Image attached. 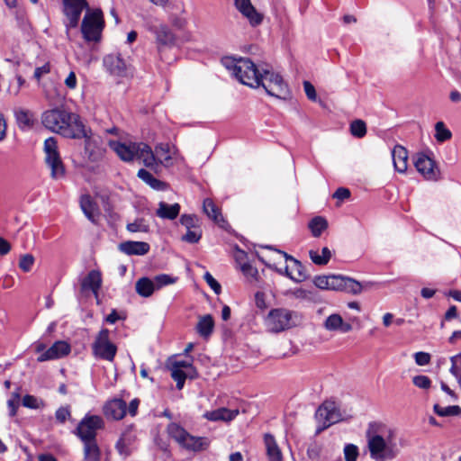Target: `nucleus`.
Listing matches in <instances>:
<instances>
[{
    "mask_svg": "<svg viewBox=\"0 0 461 461\" xmlns=\"http://www.w3.org/2000/svg\"><path fill=\"white\" fill-rule=\"evenodd\" d=\"M366 447L370 458L374 461H392L395 459L400 448L397 444L396 431L380 421L368 424L366 431Z\"/></svg>",
    "mask_w": 461,
    "mask_h": 461,
    "instance_id": "nucleus-1",
    "label": "nucleus"
},
{
    "mask_svg": "<svg viewBox=\"0 0 461 461\" xmlns=\"http://www.w3.org/2000/svg\"><path fill=\"white\" fill-rule=\"evenodd\" d=\"M221 64L241 84L252 88L258 87L260 70L249 59L224 57Z\"/></svg>",
    "mask_w": 461,
    "mask_h": 461,
    "instance_id": "nucleus-2",
    "label": "nucleus"
},
{
    "mask_svg": "<svg viewBox=\"0 0 461 461\" xmlns=\"http://www.w3.org/2000/svg\"><path fill=\"white\" fill-rule=\"evenodd\" d=\"M108 145L123 161L130 162L135 158L141 159L147 167H153L156 164L152 149L145 143L130 142L126 144L116 140H109Z\"/></svg>",
    "mask_w": 461,
    "mask_h": 461,
    "instance_id": "nucleus-3",
    "label": "nucleus"
},
{
    "mask_svg": "<svg viewBox=\"0 0 461 461\" xmlns=\"http://www.w3.org/2000/svg\"><path fill=\"white\" fill-rule=\"evenodd\" d=\"M301 321L300 315L286 308L272 309L265 318L266 329L271 333H280L290 330Z\"/></svg>",
    "mask_w": 461,
    "mask_h": 461,
    "instance_id": "nucleus-4",
    "label": "nucleus"
},
{
    "mask_svg": "<svg viewBox=\"0 0 461 461\" xmlns=\"http://www.w3.org/2000/svg\"><path fill=\"white\" fill-rule=\"evenodd\" d=\"M167 431L169 437L181 447L189 451L197 452L206 449L210 444L208 438L203 437H194L176 422L168 424Z\"/></svg>",
    "mask_w": 461,
    "mask_h": 461,
    "instance_id": "nucleus-5",
    "label": "nucleus"
},
{
    "mask_svg": "<svg viewBox=\"0 0 461 461\" xmlns=\"http://www.w3.org/2000/svg\"><path fill=\"white\" fill-rule=\"evenodd\" d=\"M262 86L267 95L286 99L289 95V89L281 75L273 70L262 69L258 76V87Z\"/></svg>",
    "mask_w": 461,
    "mask_h": 461,
    "instance_id": "nucleus-6",
    "label": "nucleus"
},
{
    "mask_svg": "<svg viewBox=\"0 0 461 461\" xmlns=\"http://www.w3.org/2000/svg\"><path fill=\"white\" fill-rule=\"evenodd\" d=\"M104 26V21L100 9L86 13L81 24L83 37L87 41H98Z\"/></svg>",
    "mask_w": 461,
    "mask_h": 461,
    "instance_id": "nucleus-7",
    "label": "nucleus"
},
{
    "mask_svg": "<svg viewBox=\"0 0 461 461\" xmlns=\"http://www.w3.org/2000/svg\"><path fill=\"white\" fill-rule=\"evenodd\" d=\"M45 162L50 169L53 179H60L65 176V167L58 150L57 140L50 137L44 141Z\"/></svg>",
    "mask_w": 461,
    "mask_h": 461,
    "instance_id": "nucleus-8",
    "label": "nucleus"
},
{
    "mask_svg": "<svg viewBox=\"0 0 461 461\" xmlns=\"http://www.w3.org/2000/svg\"><path fill=\"white\" fill-rule=\"evenodd\" d=\"M73 118L74 113L64 109L54 108L42 113L41 122L47 129L62 135Z\"/></svg>",
    "mask_w": 461,
    "mask_h": 461,
    "instance_id": "nucleus-9",
    "label": "nucleus"
},
{
    "mask_svg": "<svg viewBox=\"0 0 461 461\" xmlns=\"http://www.w3.org/2000/svg\"><path fill=\"white\" fill-rule=\"evenodd\" d=\"M109 335V330L102 329L92 344V352L95 358L112 362L115 357L117 347L110 340Z\"/></svg>",
    "mask_w": 461,
    "mask_h": 461,
    "instance_id": "nucleus-10",
    "label": "nucleus"
},
{
    "mask_svg": "<svg viewBox=\"0 0 461 461\" xmlns=\"http://www.w3.org/2000/svg\"><path fill=\"white\" fill-rule=\"evenodd\" d=\"M146 27L149 32L154 34L159 52L162 49L171 48L176 44V35L167 24L157 19H150L147 22Z\"/></svg>",
    "mask_w": 461,
    "mask_h": 461,
    "instance_id": "nucleus-11",
    "label": "nucleus"
},
{
    "mask_svg": "<svg viewBox=\"0 0 461 461\" xmlns=\"http://www.w3.org/2000/svg\"><path fill=\"white\" fill-rule=\"evenodd\" d=\"M315 419L318 422L316 434L342 420L341 413L336 404L331 401L324 402L316 411Z\"/></svg>",
    "mask_w": 461,
    "mask_h": 461,
    "instance_id": "nucleus-12",
    "label": "nucleus"
},
{
    "mask_svg": "<svg viewBox=\"0 0 461 461\" xmlns=\"http://www.w3.org/2000/svg\"><path fill=\"white\" fill-rule=\"evenodd\" d=\"M104 426L103 419L97 415H86L78 423L76 435L82 442L96 441L97 430Z\"/></svg>",
    "mask_w": 461,
    "mask_h": 461,
    "instance_id": "nucleus-13",
    "label": "nucleus"
},
{
    "mask_svg": "<svg viewBox=\"0 0 461 461\" xmlns=\"http://www.w3.org/2000/svg\"><path fill=\"white\" fill-rule=\"evenodd\" d=\"M278 253L281 254L288 262V264L285 267L284 269H276V271L280 275H285V276H287L295 283H301L307 278V274L300 261H298L292 256L287 255L285 252L278 250Z\"/></svg>",
    "mask_w": 461,
    "mask_h": 461,
    "instance_id": "nucleus-14",
    "label": "nucleus"
},
{
    "mask_svg": "<svg viewBox=\"0 0 461 461\" xmlns=\"http://www.w3.org/2000/svg\"><path fill=\"white\" fill-rule=\"evenodd\" d=\"M64 14L67 17L66 27L68 31L78 25L83 10L87 8L86 0H63Z\"/></svg>",
    "mask_w": 461,
    "mask_h": 461,
    "instance_id": "nucleus-15",
    "label": "nucleus"
},
{
    "mask_svg": "<svg viewBox=\"0 0 461 461\" xmlns=\"http://www.w3.org/2000/svg\"><path fill=\"white\" fill-rule=\"evenodd\" d=\"M106 149L103 139L93 132L85 140V154L88 160L98 162L104 158Z\"/></svg>",
    "mask_w": 461,
    "mask_h": 461,
    "instance_id": "nucleus-16",
    "label": "nucleus"
},
{
    "mask_svg": "<svg viewBox=\"0 0 461 461\" xmlns=\"http://www.w3.org/2000/svg\"><path fill=\"white\" fill-rule=\"evenodd\" d=\"M414 165L418 172L427 180L436 181L439 178V170L434 160L424 154H418Z\"/></svg>",
    "mask_w": 461,
    "mask_h": 461,
    "instance_id": "nucleus-17",
    "label": "nucleus"
},
{
    "mask_svg": "<svg viewBox=\"0 0 461 461\" xmlns=\"http://www.w3.org/2000/svg\"><path fill=\"white\" fill-rule=\"evenodd\" d=\"M153 154L156 158V164L152 168H155L158 165L171 167L173 166L177 155V149L167 143H160L156 146L155 152H153Z\"/></svg>",
    "mask_w": 461,
    "mask_h": 461,
    "instance_id": "nucleus-18",
    "label": "nucleus"
},
{
    "mask_svg": "<svg viewBox=\"0 0 461 461\" xmlns=\"http://www.w3.org/2000/svg\"><path fill=\"white\" fill-rule=\"evenodd\" d=\"M234 5L251 26H258L263 22V14L256 10L250 0H235Z\"/></svg>",
    "mask_w": 461,
    "mask_h": 461,
    "instance_id": "nucleus-19",
    "label": "nucleus"
},
{
    "mask_svg": "<svg viewBox=\"0 0 461 461\" xmlns=\"http://www.w3.org/2000/svg\"><path fill=\"white\" fill-rule=\"evenodd\" d=\"M71 351L70 345L64 340L56 341L50 348H48L45 352L41 354L37 361L38 362H45L50 360H55L59 358H62L68 356Z\"/></svg>",
    "mask_w": 461,
    "mask_h": 461,
    "instance_id": "nucleus-20",
    "label": "nucleus"
},
{
    "mask_svg": "<svg viewBox=\"0 0 461 461\" xmlns=\"http://www.w3.org/2000/svg\"><path fill=\"white\" fill-rule=\"evenodd\" d=\"M323 328L330 332L347 333L352 330V325L344 321L339 313L330 314L322 323Z\"/></svg>",
    "mask_w": 461,
    "mask_h": 461,
    "instance_id": "nucleus-21",
    "label": "nucleus"
},
{
    "mask_svg": "<svg viewBox=\"0 0 461 461\" xmlns=\"http://www.w3.org/2000/svg\"><path fill=\"white\" fill-rule=\"evenodd\" d=\"M91 130L86 128V126L79 121L77 114L74 113V118L71 119L68 127L63 132V136L72 139H82L85 140L90 135Z\"/></svg>",
    "mask_w": 461,
    "mask_h": 461,
    "instance_id": "nucleus-22",
    "label": "nucleus"
},
{
    "mask_svg": "<svg viewBox=\"0 0 461 461\" xmlns=\"http://www.w3.org/2000/svg\"><path fill=\"white\" fill-rule=\"evenodd\" d=\"M313 284L321 290L339 291L341 290V276H317L313 278Z\"/></svg>",
    "mask_w": 461,
    "mask_h": 461,
    "instance_id": "nucleus-23",
    "label": "nucleus"
},
{
    "mask_svg": "<svg viewBox=\"0 0 461 461\" xmlns=\"http://www.w3.org/2000/svg\"><path fill=\"white\" fill-rule=\"evenodd\" d=\"M127 411L126 402L121 399H113L104 406V413L108 418L113 420L122 419Z\"/></svg>",
    "mask_w": 461,
    "mask_h": 461,
    "instance_id": "nucleus-24",
    "label": "nucleus"
},
{
    "mask_svg": "<svg viewBox=\"0 0 461 461\" xmlns=\"http://www.w3.org/2000/svg\"><path fill=\"white\" fill-rule=\"evenodd\" d=\"M393 167L399 173H404L408 167V151L401 146L396 145L392 151Z\"/></svg>",
    "mask_w": 461,
    "mask_h": 461,
    "instance_id": "nucleus-25",
    "label": "nucleus"
},
{
    "mask_svg": "<svg viewBox=\"0 0 461 461\" xmlns=\"http://www.w3.org/2000/svg\"><path fill=\"white\" fill-rule=\"evenodd\" d=\"M106 68L113 75L122 76L126 70L125 61L118 55H107L104 59Z\"/></svg>",
    "mask_w": 461,
    "mask_h": 461,
    "instance_id": "nucleus-26",
    "label": "nucleus"
},
{
    "mask_svg": "<svg viewBox=\"0 0 461 461\" xmlns=\"http://www.w3.org/2000/svg\"><path fill=\"white\" fill-rule=\"evenodd\" d=\"M264 443L268 461H283L282 451L271 434H265Z\"/></svg>",
    "mask_w": 461,
    "mask_h": 461,
    "instance_id": "nucleus-27",
    "label": "nucleus"
},
{
    "mask_svg": "<svg viewBox=\"0 0 461 461\" xmlns=\"http://www.w3.org/2000/svg\"><path fill=\"white\" fill-rule=\"evenodd\" d=\"M102 285L101 273L97 270L90 271L82 281L81 286L83 290H90L97 297L98 291Z\"/></svg>",
    "mask_w": 461,
    "mask_h": 461,
    "instance_id": "nucleus-28",
    "label": "nucleus"
},
{
    "mask_svg": "<svg viewBox=\"0 0 461 461\" xmlns=\"http://www.w3.org/2000/svg\"><path fill=\"white\" fill-rule=\"evenodd\" d=\"M120 249L127 255L142 256L149 252V245L143 241H126L120 244Z\"/></svg>",
    "mask_w": 461,
    "mask_h": 461,
    "instance_id": "nucleus-29",
    "label": "nucleus"
},
{
    "mask_svg": "<svg viewBox=\"0 0 461 461\" xmlns=\"http://www.w3.org/2000/svg\"><path fill=\"white\" fill-rule=\"evenodd\" d=\"M14 117L18 127L23 131L31 129L34 124V114L30 110L16 108L14 109Z\"/></svg>",
    "mask_w": 461,
    "mask_h": 461,
    "instance_id": "nucleus-30",
    "label": "nucleus"
},
{
    "mask_svg": "<svg viewBox=\"0 0 461 461\" xmlns=\"http://www.w3.org/2000/svg\"><path fill=\"white\" fill-rule=\"evenodd\" d=\"M239 414L238 410H229L227 408H219L217 410L207 411L204 413V418L209 420H232Z\"/></svg>",
    "mask_w": 461,
    "mask_h": 461,
    "instance_id": "nucleus-31",
    "label": "nucleus"
},
{
    "mask_svg": "<svg viewBox=\"0 0 461 461\" xmlns=\"http://www.w3.org/2000/svg\"><path fill=\"white\" fill-rule=\"evenodd\" d=\"M179 212L180 205L178 203L168 204L165 202H160L156 214L164 220H174L178 216Z\"/></svg>",
    "mask_w": 461,
    "mask_h": 461,
    "instance_id": "nucleus-32",
    "label": "nucleus"
},
{
    "mask_svg": "<svg viewBox=\"0 0 461 461\" xmlns=\"http://www.w3.org/2000/svg\"><path fill=\"white\" fill-rule=\"evenodd\" d=\"M213 328L214 321L212 316L211 314H205L199 317L195 330L201 337L207 339L212 334Z\"/></svg>",
    "mask_w": 461,
    "mask_h": 461,
    "instance_id": "nucleus-33",
    "label": "nucleus"
},
{
    "mask_svg": "<svg viewBox=\"0 0 461 461\" xmlns=\"http://www.w3.org/2000/svg\"><path fill=\"white\" fill-rule=\"evenodd\" d=\"M80 207L85 215L92 222H95V218L98 214L96 204L93 202L89 195H83L80 199Z\"/></svg>",
    "mask_w": 461,
    "mask_h": 461,
    "instance_id": "nucleus-34",
    "label": "nucleus"
},
{
    "mask_svg": "<svg viewBox=\"0 0 461 461\" xmlns=\"http://www.w3.org/2000/svg\"><path fill=\"white\" fill-rule=\"evenodd\" d=\"M135 289L142 297H149L156 290L153 279L148 277L140 278L135 284Z\"/></svg>",
    "mask_w": 461,
    "mask_h": 461,
    "instance_id": "nucleus-35",
    "label": "nucleus"
},
{
    "mask_svg": "<svg viewBox=\"0 0 461 461\" xmlns=\"http://www.w3.org/2000/svg\"><path fill=\"white\" fill-rule=\"evenodd\" d=\"M171 371V377L176 382V388L178 390H181L184 387L185 379L187 377L194 379L197 377V372L196 370H193V373L191 372H185V370L177 369L176 367H173L170 366L169 367Z\"/></svg>",
    "mask_w": 461,
    "mask_h": 461,
    "instance_id": "nucleus-36",
    "label": "nucleus"
},
{
    "mask_svg": "<svg viewBox=\"0 0 461 461\" xmlns=\"http://www.w3.org/2000/svg\"><path fill=\"white\" fill-rule=\"evenodd\" d=\"M84 460L100 461L101 451L96 441L83 442Z\"/></svg>",
    "mask_w": 461,
    "mask_h": 461,
    "instance_id": "nucleus-37",
    "label": "nucleus"
},
{
    "mask_svg": "<svg viewBox=\"0 0 461 461\" xmlns=\"http://www.w3.org/2000/svg\"><path fill=\"white\" fill-rule=\"evenodd\" d=\"M138 176L148 184L150 187L156 190H164L166 188V184L157 178H155L149 171L146 169H140L138 171Z\"/></svg>",
    "mask_w": 461,
    "mask_h": 461,
    "instance_id": "nucleus-38",
    "label": "nucleus"
},
{
    "mask_svg": "<svg viewBox=\"0 0 461 461\" xmlns=\"http://www.w3.org/2000/svg\"><path fill=\"white\" fill-rule=\"evenodd\" d=\"M341 290L353 294H359L362 292V285L350 277L341 276Z\"/></svg>",
    "mask_w": 461,
    "mask_h": 461,
    "instance_id": "nucleus-39",
    "label": "nucleus"
},
{
    "mask_svg": "<svg viewBox=\"0 0 461 461\" xmlns=\"http://www.w3.org/2000/svg\"><path fill=\"white\" fill-rule=\"evenodd\" d=\"M309 256L314 264L323 266L330 259L331 252L327 247H324L321 249V254L318 250H310Z\"/></svg>",
    "mask_w": 461,
    "mask_h": 461,
    "instance_id": "nucleus-40",
    "label": "nucleus"
},
{
    "mask_svg": "<svg viewBox=\"0 0 461 461\" xmlns=\"http://www.w3.org/2000/svg\"><path fill=\"white\" fill-rule=\"evenodd\" d=\"M203 212L215 222H220L221 216L219 212L217 206L214 204L212 200L207 198L203 201Z\"/></svg>",
    "mask_w": 461,
    "mask_h": 461,
    "instance_id": "nucleus-41",
    "label": "nucleus"
},
{
    "mask_svg": "<svg viewBox=\"0 0 461 461\" xmlns=\"http://www.w3.org/2000/svg\"><path fill=\"white\" fill-rule=\"evenodd\" d=\"M450 362L451 366L449 372L456 379V382L461 388V353L452 356L450 357Z\"/></svg>",
    "mask_w": 461,
    "mask_h": 461,
    "instance_id": "nucleus-42",
    "label": "nucleus"
},
{
    "mask_svg": "<svg viewBox=\"0 0 461 461\" xmlns=\"http://www.w3.org/2000/svg\"><path fill=\"white\" fill-rule=\"evenodd\" d=\"M328 227L327 221L322 217H315L313 218L310 223L309 228L312 230V233L314 237L321 236V232Z\"/></svg>",
    "mask_w": 461,
    "mask_h": 461,
    "instance_id": "nucleus-43",
    "label": "nucleus"
},
{
    "mask_svg": "<svg viewBox=\"0 0 461 461\" xmlns=\"http://www.w3.org/2000/svg\"><path fill=\"white\" fill-rule=\"evenodd\" d=\"M434 411L441 417L458 416L461 414V409L457 405L442 407L439 404L434 405Z\"/></svg>",
    "mask_w": 461,
    "mask_h": 461,
    "instance_id": "nucleus-44",
    "label": "nucleus"
},
{
    "mask_svg": "<svg viewBox=\"0 0 461 461\" xmlns=\"http://www.w3.org/2000/svg\"><path fill=\"white\" fill-rule=\"evenodd\" d=\"M126 229L131 232H148L149 226L145 219L140 218L128 223Z\"/></svg>",
    "mask_w": 461,
    "mask_h": 461,
    "instance_id": "nucleus-45",
    "label": "nucleus"
},
{
    "mask_svg": "<svg viewBox=\"0 0 461 461\" xmlns=\"http://www.w3.org/2000/svg\"><path fill=\"white\" fill-rule=\"evenodd\" d=\"M436 134L435 138L438 141L443 142L451 138V132L445 127L443 122H438L435 125Z\"/></svg>",
    "mask_w": 461,
    "mask_h": 461,
    "instance_id": "nucleus-46",
    "label": "nucleus"
},
{
    "mask_svg": "<svg viewBox=\"0 0 461 461\" xmlns=\"http://www.w3.org/2000/svg\"><path fill=\"white\" fill-rule=\"evenodd\" d=\"M350 132L357 138H362L366 133V126L364 121L356 120L350 124Z\"/></svg>",
    "mask_w": 461,
    "mask_h": 461,
    "instance_id": "nucleus-47",
    "label": "nucleus"
},
{
    "mask_svg": "<svg viewBox=\"0 0 461 461\" xmlns=\"http://www.w3.org/2000/svg\"><path fill=\"white\" fill-rule=\"evenodd\" d=\"M156 290L161 289L162 287L176 283V278L172 277L167 274L158 275L153 279Z\"/></svg>",
    "mask_w": 461,
    "mask_h": 461,
    "instance_id": "nucleus-48",
    "label": "nucleus"
},
{
    "mask_svg": "<svg viewBox=\"0 0 461 461\" xmlns=\"http://www.w3.org/2000/svg\"><path fill=\"white\" fill-rule=\"evenodd\" d=\"M202 237V232L199 227L195 229H187L186 233L182 237V240L188 243H197Z\"/></svg>",
    "mask_w": 461,
    "mask_h": 461,
    "instance_id": "nucleus-49",
    "label": "nucleus"
},
{
    "mask_svg": "<svg viewBox=\"0 0 461 461\" xmlns=\"http://www.w3.org/2000/svg\"><path fill=\"white\" fill-rule=\"evenodd\" d=\"M180 222L186 229H195L199 227V220L193 214H183L180 218Z\"/></svg>",
    "mask_w": 461,
    "mask_h": 461,
    "instance_id": "nucleus-50",
    "label": "nucleus"
},
{
    "mask_svg": "<svg viewBox=\"0 0 461 461\" xmlns=\"http://www.w3.org/2000/svg\"><path fill=\"white\" fill-rule=\"evenodd\" d=\"M23 405L30 409H39L43 407L44 403L35 396L27 394L23 398Z\"/></svg>",
    "mask_w": 461,
    "mask_h": 461,
    "instance_id": "nucleus-51",
    "label": "nucleus"
},
{
    "mask_svg": "<svg viewBox=\"0 0 461 461\" xmlns=\"http://www.w3.org/2000/svg\"><path fill=\"white\" fill-rule=\"evenodd\" d=\"M358 447L353 444H348L344 447V456L346 461H357L358 456Z\"/></svg>",
    "mask_w": 461,
    "mask_h": 461,
    "instance_id": "nucleus-52",
    "label": "nucleus"
},
{
    "mask_svg": "<svg viewBox=\"0 0 461 461\" xmlns=\"http://www.w3.org/2000/svg\"><path fill=\"white\" fill-rule=\"evenodd\" d=\"M291 294L294 298L302 300L313 299L315 296V292L303 288H297L292 291Z\"/></svg>",
    "mask_w": 461,
    "mask_h": 461,
    "instance_id": "nucleus-53",
    "label": "nucleus"
},
{
    "mask_svg": "<svg viewBox=\"0 0 461 461\" xmlns=\"http://www.w3.org/2000/svg\"><path fill=\"white\" fill-rule=\"evenodd\" d=\"M33 263L34 258L30 254H26L20 258L19 267L24 272H29L32 269Z\"/></svg>",
    "mask_w": 461,
    "mask_h": 461,
    "instance_id": "nucleus-54",
    "label": "nucleus"
},
{
    "mask_svg": "<svg viewBox=\"0 0 461 461\" xmlns=\"http://www.w3.org/2000/svg\"><path fill=\"white\" fill-rule=\"evenodd\" d=\"M415 386L421 389H429L431 385V380L426 375H416L412 378Z\"/></svg>",
    "mask_w": 461,
    "mask_h": 461,
    "instance_id": "nucleus-55",
    "label": "nucleus"
},
{
    "mask_svg": "<svg viewBox=\"0 0 461 461\" xmlns=\"http://www.w3.org/2000/svg\"><path fill=\"white\" fill-rule=\"evenodd\" d=\"M20 404V395L14 393L12 397L7 401V406L9 410V415L14 416Z\"/></svg>",
    "mask_w": 461,
    "mask_h": 461,
    "instance_id": "nucleus-56",
    "label": "nucleus"
},
{
    "mask_svg": "<svg viewBox=\"0 0 461 461\" xmlns=\"http://www.w3.org/2000/svg\"><path fill=\"white\" fill-rule=\"evenodd\" d=\"M71 417V412L68 406L59 407L55 412V418L59 423H64Z\"/></svg>",
    "mask_w": 461,
    "mask_h": 461,
    "instance_id": "nucleus-57",
    "label": "nucleus"
},
{
    "mask_svg": "<svg viewBox=\"0 0 461 461\" xmlns=\"http://www.w3.org/2000/svg\"><path fill=\"white\" fill-rule=\"evenodd\" d=\"M203 278L216 294H219L221 293V285L217 282V280L214 279V277L209 272H206L204 274Z\"/></svg>",
    "mask_w": 461,
    "mask_h": 461,
    "instance_id": "nucleus-58",
    "label": "nucleus"
},
{
    "mask_svg": "<svg viewBox=\"0 0 461 461\" xmlns=\"http://www.w3.org/2000/svg\"><path fill=\"white\" fill-rule=\"evenodd\" d=\"M414 359L418 366H426L430 362V355L427 352H417L414 355Z\"/></svg>",
    "mask_w": 461,
    "mask_h": 461,
    "instance_id": "nucleus-59",
    "label": "nucleus"
},
{
    "mask_svg": "<svg viewBox=\"0 0 461 461\" xmlns=\"http://www.w3.org/2000/svg\"><path fill=\"white\" fill-rule=\"evenodd\" d=\"M240 268L241 272L247 276H255L258 274L257 268L253 267L248 262H240Z\"/></svg>",
    "mask_w": 461,
    "mask_h": 461,
    "instance_id": "nucleus-60",
    "label": "nucleus"
},
{
    "mask_svg": "<svg viewBox=\"0 0 461 461\" xmlns=\"http://www.w3.org/2000/svg\"><path fill=\"white\" fill-rule=\"evenodd\" d=\"M64 84L70 90H74L77 88V79L76 73L74 71H70L68 73V75L64 79Z\"/></svg>",
    "mask_w": 461,
    "mask_h": 461,
    "instance_id": "nucleus-61",
    "label": "nucleus"
},
{
    "mask_svg": "<svg viewBox=\"0 0 461 461\" xmlns=\"http://www.w3.org/2000/svg\"><path fill=\"white\" fill-rule=\"evenodd\" d=\"M303 88H304V92H305V95H307V97L311 101H316L317 94H316V90H315V87L313 86V85L312 83H310L309 81H304Z\"/></svg>",
    "mask_w": 461,
    "mask_h": 461,
    "instance_id": "nucleus-62",
    "label": "nucleus"
},
{
    "mask_svg": "<svg viewBox=\"0 0 461 461\" xmlns=\"http://www.w3.org/2000/svg\"><path fill=\"white\" fill-rule=\"evenodd\" d=\"M50 72V66L49 63L44 64L41 67L36 68L34 70V77L36 80L40 81L41 78Z\"/></svg>",
    "mask_w": 461,
    "mask_h": 461,
    "instance_id": "nucleus-63",
    "label": "nucleus"
},
{
    "mask_svg": "<svg viewBox=\"0 0 461 461\" xmlns=\"http://www.w3.org/2000/svg\"><path fill=\"white\" fill-rule=\"evenodd\" d=\"M171 366L191 373H193V370H195L193 365L186 361H175L171 364Z\"/></svg>",
    "mask_w": 461,
    "mask_h": 461,
    "instance_id": "nucleus-64",
    "label": "nucleus"
}]
</instances>
